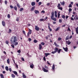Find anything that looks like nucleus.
Listing matches in <instances>:
<instances>
[{"instance_id": "1", "label": "nucleus", "mask_w": 78, "mask_h": 78, "mask_svg": "<svg viewBox=\"0 0 78 78\" xmlns=\"http://www.w3.org/2000/svg\"><path fill=\"white\" fill-rule=\"evenodd\" d=\"M17 41H18L17 37L16 36H13L11 38L10 41L12 43L14 44V45L16 46L18 45V42H17Z\"/></svg>"}, {"instance_id": "2", "label": "nucleus", "mask_w": 78, "mask_h": 78, "mask_svg": "<svg viewBox=\"0 0 78 78\" xmlns=\"http://www.w3.org/2000/svg\"><path fill=\"white\" fill-rule=\"evenodd\" d=\"M35 29L36 30H37V31H39V28L37 27V26H35Z\"/></svg>"}, {"instance_id": "3", "label": "nucleus", "mask_w": 78, "mask_h": 78, "mask_svg": "<svg viewBox=\"0 0 78 78\" xmlns=\"http://www.w3.org/2000/svg\"><path fill=\"white\" fill-rule=\"evenodd\" d=\"M63 49L65 51L67 52L68 51V48L67 47H66L65 48L64 47H63Z\"/></svg>"}, {"instance_id": "4", "label": "nucleus", "mask_w": 78, "mask_h": 78, "mask_svg": "<svg viewBox=\"0 0 78 78\" xmlns=\"http://www.w3.org/2000/svg\"><path fill=\"white\" fill-rule=\"evenodd\" d=\"M43 71H44V72H48V70L46 69H45V68H44L43 69Z\"/></svg>"}, {"instance_id": "5", "label": "nucleus", "mask_w": 78, "mask_h": 78, "mask_svg": "<svg viewBox=\"0 0 78 78\" xmlns=\"http://www.w3.org/2000/svg\"><path fill=\"white\" fill-rule=\"evenodd\" d=\"M52 69L53 70V72H55V64H53L52 66Z\"/></svg>"}, {"instance_id": "6", "label": "nucleus", "mask_w": 78, "mask_h": 78, "mask_svg": "<svg viewBox=\"0 0 78 78\" xmlns=\"http://www.w3.org/2000/svg\"><path fill=\"white\" fill-rule=\"evenodd\" d=\"M34 12L35 13V14H37V13H39V11L36 10H34Z\"/></svg>"}, {"instance_id": "7", "label": "nucleus", "mask_w": 78, "mask_h": 78, "mask_svg": "<svg viewBox=\"0 0 78 78\" xmlns=\"http://www.w3.org/2000/svg\"><path fill=\"white\" fill-rule=\"evenodd\" d=\"M66 43L67 44H68V45H70L71 44V42L70 41H66Z\"/></svg>"}, {"instance_id": "8", "label": "nucleus", "mask_w": 78, "mask_h": 78, "mask_svg": "<svg viewBox=\"0 0 78 78\" xmlns=\"http://www.w3.org/2000/svg\"><path fill=\"white\" fill-rule=\"evenodd\" d=\"M2 25H3V27H5V21H2Z\"/></svg>"}, {"instance_id": "9", "label": "nucleus", "mask_w": 78, "mask_h": 78, "mask_svg": "<svg viewBox=\"0 0 78 78\" xmlns=\"http://www.w3.org/2000/svg\"><path fill=\"white\" fill-rule=\"evenodd\" d=\"M35 5H36V3L34 2H32L31 3V5L32 6H35Z\"/></svg>"}, {"instance_id": "10", "label": "nucleus", "mask_w": 78, "mask_h": 78, "mask_svg": "<svg viewBox=\"0 0 78 78\" xmlns=\"http://www.w3.org/2000/svg\"><path fill=\"white\" fill-rule=\"evenodd\" d=\"M42 45H41V44H39V50H41V48H42Z\"/></svg>"}, {"instance_id": "11", "label": "nucleus", "mask_w": 78, "mask_h": 78, "mask_svg": "<svg viewBox=\"0 0 78 78\" xmlns=\"http://www.w3.org/2000/svg\"><path fill=\"white\" fill-rule=\"evenodd\" d=\"M55 17H57L58 16H57V12L56 11L55 12Z\"/></svg>"}, {"instance_id": "12", "label": "nucleus", "mask_w": 78, "mask_h": 78, "mask_svg": "<svg viewBox=\"0 0 78 78\" xmlns=\"http://www.w3.org/2000/svg\"><path fill=\"white\" fill-rule=\"evenodd\" d=\"M28 33H29L30 34H31V33H32V30H30V29H29V32Z\"/></svg>"}, {"instance_id": "13", "label": "nucleus", "mask_w": 78, "mask_h": 78, "mask_svg": "<svg viewBox=\"0 0 78 78\" xmlns=\"http://www.w3.org/2000/svg\"><path fill=\"white\" fill-rule=\"evenodd\" d=\"M76 34H78V27L76 29Z\"/></svg>"}, {"instance_id": "14", "label": "nucleus", "mask_w": 78, "mask_h": 78, "mask_svg": "<svg viewBox=\"0 0 78 78\" xmlns=\"http://www.w3.org/2000/svg\"><path fill=\"white\" fill-rule=\"evenodd\" d=\"M23 78H26L27 77V76H25V74H24V73H23Z\"/></svg>"}, {"instance_id": "15", "label": "nucleus", "mask_w": 78, "mask_h": 78, "mask_svg": "<svg viewBox=\"0 0 78 78\" xmlns=\"http://www.w3.org/2000/svg\"><path fill=\"white\" fill-rule=\"evenodd\" d=\"M35 9V6H33L31 9V11H34V9Z\"/></svg>"}, {"instance_id": "16", "label": "nucleus", "mask_w": 78, "mask_h": 78, "mask_svg": "<svg viewBox=\"0 0 78 78\" xmlns=\"http://www.w3.org/2000/svg\"><path fill=\"white\" fill-rule=\"evenodd\" d=\"M50 55V54H49V53H45V57H47V56H48V55Z\"/></svg>"}, {"instance_id": "17", "label": "nucleus", "mask_w": 78, "mask_h": 78, "mask_svg": "<svg viewBox=\"0 0 78 78\" xmlns=\"http://www.w3.org/2000/svg\"><path fill=\"white\" fill-rule=\"evenodd\" d=\"M60 3L62 5L64 6V5L65 4V2H60Z\"/></svg>"}, {"instance_id": "18", "label": "nucleus", "mask_w": 78, "mask_h": 78, "mask_svg": "<svg viewBox=\"0 0 78 78\" xmlns=\"http://www.w3.org/2000/svg\"><path fill=\"white\" fill-rule=\"evenodd\" d=\"M13 73H14V74L16 75H17V72L16 71H13Z\"/></svg>"}, {"instance_id": "19", "label": "nucleus", "mask_w": 78, "mask_h": 78, "mask_svg": "<svg viewBox=\"0 0 78 78\" xmlns=\"http://www.w3.org/2000/svg\"><path fill=\"white\" fill-rule=\"evenodd\" d=\"M54 50H55V51H56V52L58 51V48H55Z\"/></svg>"}, {"instance_id": "20", "label": "nucleus", "mask_w": 78, "mask_h": 78, "mask_svg": "<svg viewBox=\"0 0 78 78\" xmlns=\"http://www.w3.org/2000/svg\"><path fill=\"white\" fill-rule=\"evenodd\" d=\"M33 66H34V65L32 64L30 65V67L31 69H33Z\"/></svg>"}, {"instance_id": "21", "label": "nucleus", "mask_w": 78, "mask_h": 78, "mask_svg": "<svg viewBox=\"0 0 78 78\" xmlns=\"http://www.w3.org/2000/svg\"><path fill=\"white\" fill-rule=\"evenodd\" d=\"M60 29V27H58L56 30H55V31H58Z\"/></svg>"}, {"instance_id": "22", "label": "nucleus", "mask_w": 78, "mask_h": 78, "mask_svg": "<svg viewBox=\"0 0 78 78\" xmlns=\"http://www.w3.org/2000/svg\"><path fill=\"white\" fill-rule=\"evenodd\" d=\"M5 69L6 70H7V71H8V70H9V69L8 68V67L6 66L5 67Z\"/></svg>"}, {"instance_id": "23", "label": "nucleus", "mask_w": 78, "mask_h": 78, "mask_svg": "<svg viewBox=\"0 0 78 78\" xmlns=\"http://www.w3.org/2000/svg\"><path fill=\"white\" fill-rule=\"evenodd\" d=\"M14 9H15L16 11H17V6H15L14 7Z\"/></svg>"}, {"instance_id": "24", "label": "nucleus", "mask_w": 78, "mask_h": 78, "mask_svg": "<svg viewBox=\"0 0 78 78\" xmlns=\"http://www.w3.org/2000/svg\"><path fill=\"white\" fill-rule=\"evenodd\" d=\"M1 77V78H4V76H3V75L2 74H0Z\"/></svg>"}, {"instance_id": "25", "label": "nucleus", "mask_w": 78, "mask_h": 78, "mask_svg": "<svg viewBox=\"0 0 78 78\" xmlns=\"http://www.w3.org/2000/svg\"><path fill=\"white\" fill-rule=\"evenodd\" d=\"M23 8H21L20 9V11H23Z\"/></svg>"}, {"instance_id": "26", "label": "nucleus", "mask_w": 78, "mask_h": 78, "mask_svg": "<svg viewBox=\"0 0 78 78\" xmlns=\"http://www.w3.org/2000/svg\"><path fill=\"white\" fill-rule=\"evenodd\" d=\"M52 20H54V21H56V19L55 18H53L51 19Z\"/></svg>"}, {"instance_id": "27", "label": "nucleus", "mask_w": 78, "mask_h": 78, "mask_svg": "<svg viewBox=\"0 0 78 78\" xmlns=\"http://www.w3.org/2000/svg\"><path fill=\"white\" fill-rule=\"evenodd\" d=\"M61 49H60L58 50V51H57V52L58 53H60V52H61Z\"/></svg>"}, {"instance_id": "28", "label": "nucleus", "mask_w": 78, "mask_h": 78, "mask_svg": "<svg viewBox=\"0 0 78 78\" xmlns=\"http://www.w3.org/2000/svg\"><path fill=\"white\" fill-rule=\"evenodd\" d=\"M7 61L8 64H9V58L7 60Z\"/></svg>"}, {"instance_id": "29", "label": "nucleus", "mask_w": 78, "mask_h": 78, "mask_svg": "<svg viewBox=\"0 0 78 78\" xmlns=\"http://www.w3.org/2000/svg\"><path fill=\"white\" fill-rule=\"evenodd\" d=\"M34 43H37V40H34Z\"/></svg>"}, {"instance_id": "30", "label": "nucleus", "mask_w": 78, "mask_h": 78, "mask_svg": "<svg viewBox=\"0 0 78 78\" xmlns=\"http://www.w3.org/2000/svg\"><path fill=\"white\" fill-rule=\"evenodd\" d=\"M69 36H67L66 37V40H68V39H69Z\"/></svg>"}, {"instance_id": "31", "label": "nucleus", "mask_w": 78, "mask_h": 78, "mask_svg": "<svg viewBox=\"0 0 78 78\" xmlns=\"http://www.w3.org/2000/svg\"><path fill=\"white\" fill-rule=\"evenodd\" d=\"M15 65L17 69L18 68V65L17 64L15 63Z\"/></svg>"}, {"instance_id": "32", "label": "nucleus", "mask_w": 78, "mask_h": 78, "mask_svg": "<svg viewBox=\"0 0 78 78\" xmlns=\"http://www.w3.org/2000/svg\"><path fill=\"white\" fill-rule=\"evenodd\" d=\"M56 53V51H52L51 53L52 54H55V53Z\"/></svg>"}, {"instance_id": "33", "label": "nucleus", "mask_w": 78, "mask_h": 78, "mask_svg": "<svg viewBox=\"0 0 78 78\" xmlns=\"http://www.w3.org/2000/svg\"><path fill=\"white\" fill-rule=\"evenodd\" d=\"M12 78H15V75L13 74H12Z\"/></svg>"}, {"instance_id": "34", "label": "nucleus", "mask_w": 78, "mask_h": 78, "mask_svg": "<svg viewBox=\"0 0 78 78\" xmlns=\"http://www.w3.org/2000/svg\"><path fill=\"white\" fill-rule=\"evenodd\" d=\"M10 17L11 16H10V15H9V14H8L7 16V17H8V18H9V19Z\"/></svg>"}, {"instance_id": "35", "label": "nucleus", "mask_w": 78, "mask_h": 78, "mask_svg": "<svg viewBox=\"0 0 78 78\" xmlns=\"http://www.w3.org/2000/svg\"><path fill=\"white\" fill-rule=\"evenodd\" d=\"M60 6H61V5H60V3L58 4V5L57 6L58 8H59V7H60Z\"/></svg>"}, {"instance_id": "36", "label": "nucleus", "mask_w": 78, "mask_h": 78, "mask_svg": "<svg viewBox=\"0 0 78 78\" xmlns=\"http://www.w3.org/2000/svg\"><path fill=\"white\" fill-rule=\"evenodd\" d=\"M72 9L71 8H69V12H71V11H72Z\"/></svg>"}, {"instance_id": "37", "label": "nucleus", "mask_w": 78, "mask_h": 78, "mask_svg": "<svg viewBox=\"0 0 78 78\" xmlns=\"http://www.w3.org/2000/svg\"><path fill=\"white\" fill-rule=\"evenodd\" d=\"M10 8H11V9H12L13 8H14V7L12 5H10Z\"/></svg>"}, {"instance_id": "38", "label": "nucleus", "mask_w": 78, "mask_h": 78, "mask_svg": "<svg viewBox=\"0 0 78 78\" xmlns=\"http://www.w3.org/2000/svg\"><path fill=\"white\" fill-rule=\"evenodd\" d=\"M58 8L59 9H60V10H62V7H60Z\"/></svg>"}, {"instance_id": "39", "label": "nucleus", "mask_w": 78, "mask_h": 78, "mask_svg": "<svg viewBox=\"0 0 78 78\" xmlns=\"http://www.w3.org/2000/svg\"><path fill=\"white\" fill-rule=\"evenodd\" d=\"M44 20V19H41L40 20V22H42V21H43Z\"/></svg>"}, {"instance_id": "40", "label": "nucleus", "mask_w": 78, "mask_h": 78, "mask_svg": "<svg viewBox=\"0 0 78 78\" xmlns=\"http://www.w3.org/2000/svg\"><path fill=\"white\" fill-rule=\"evenodd\" d=\"M5 43L6 44H9V41H5Z\"/></svg>"}, {"instance_id": "41", "label": "nucleus", "mask_w": 78, "mask_h": 78, "mask_svg": "<svg viewBox=\"0 0 78 78\" xmlns=\"http://www.w3.org/2000/svg\"><path fill=\"white\" fill-rule=\"evenodd\" d=\"M72 5L71 4H70L69 5V8H72Z\"/></svg>"}, {"instance_id": "42", "label": "nucleus", "mask_w": 78, "mask_h": 78, "mask_svg": "<svg viewBox=\"0 0 78 78\" xmlns=\"http://www.w3.org/2000/svg\"><path fill=\"white\" fill-rule=\"evenodd\" d=\"M18 53H21V51L20 50H19L17 51Z\"/></svg>"}, {"instance_id": "43", "label": "nucleus", "mask_w": 78, "mask_h": 78, "mask_svg": "<svg viewBox=\"0 0 78 78\" xmlns=\"http://www.w3.org/2000/svg\"><path fill=\"white\" fill-rule=\"evenodd\" d=\"M17 7H18V8H20V5H19V4H17Z\"/></svg>"}, {"instance_id": "44", "label": "nucleus", "mask_w": 78, "mask_h": 78, "mask_svg": "<svg viewBox=\"0 0 78 78\" xmlns=\"http://www.w3.org/2000/svg\"><path fill=\"white\" fill-rule=\"evenodd\" d=\"M5 5H7V3H8V2H7V1L5 0Z\"/></svg>"}, {"instance_id": "45", "label": "nucleus", "mask_w": 78, "mask_h": 78, "mask_svg": "<svg viewBox=\"0 0 78 78\" xmlns=\"http://www.w3.org/2000/svg\"><path fill=\"white\" fill-rule=\"evenodd\" d=\"M55 45V46H56V47H58V45H57V44H56V42H54V43Z\"/></svg>"}, {"instance_id": "46", "label": "nucleus", "mask_w": 78, "mask_h": 78, "mask_svg": "<svg viewBox=\"0 0 78 78\" xmlns=\"http://www.w3.org/2000/svg\"><path fill=\"white\" fill-rule=\"evenodd\" d=\"M41 44L42 45H44L45 43H44V42H42L41 43Z\"/></svg>"}, {"instance_id": "47", "label": "nucleus", "mask_w": 78, "mask_h": 78, "mask_svg": "<svg viewBox=\"0 0 78 78\" xmlns=\"http://www.w3.org/2000/svg\"><path fill=\"white\" fill-rule=\"evenodd\" d=\"M51 16H54V12H51Z\"/></svg>"}, {"instance_id": "48", "label": "nucleus", "mask_w": 78, "mask_h": 78, "mask_svg": "<svg viewBox=\"0 0 78 78\" xmlns=\"http://www.w3.org/2000/svg\"><path fill=\"white\" fill-rule=\"evenodd\" d=\"M58 18H59V17L60 16V14H59V13L58 14Z\"/></svg>"}, {"instance_id": "49", "label": "nucleus", "mask_w": 78, "mask_h": 78, "mask_svg": "<svg viewBox=\"0 0 78 78\" xmlns=\"http://www.w3.org/2000/svg\"><path fill=\"white\" fill-rule=\"evenodd\" d=\"M53 17H54V15H51V19H53Z\"/></svg>"}, {"instance_id": "50", "label": "nucleus", "mask_w": 78, "mask_h": 78, "mask_svg": "<svg viewBox=\"0 0 78 78\" xmlns=\"http://www.w3.org/2000/svg\"><path fill=\"white\" fill-rule=\"evenodd\" d=\"M38 4H39V5H41V4H42V2H39L38 3Z\"/></svg>"}, {"instance_id": "51", "label": "nucleus", "mask_w": 78, "mask_h": 78, "mask_svg": "<svg viewBox=\"0 0 78 78\" xmlns=\"http://www.w3.org/2000/svg\"><path fill=\"white\" fill-rule=\"evenodd\" d=\"M66 17L64 15H62V18H63V19H64Z\"/></svg>"}, {"instance_id": "52", "label": "nucleus", "mask_w": 78, "mask_h": 78, "mask_svg": "<svg viewBox=\"0 0 78 78\" xmlns=\"http://www.w3.org/2000/svg\"><path fill=\"white\" fill-rule=\"evenodd\" d=\"M11 32V29H9V33H10Z\"/></svg>"}, {"instance_id": "53", "label": "nucleus", "mask_w": 78, "mask_h": 78, "mask_svg": "<svg viewBox=\"0 0 78 78\" xmlns=\"http://www.w3.org/2000/svg\"><path fill=\"white\" fill-rule=\"evenodd\" d=\"M21 60L22 61H25V60L24 59V58H21Z\"/></svg>"}, {"instance_id": "54", "label": "nucleus", "mask_w": 78, "mask_h": 78, "mask_svg": "<svg viewBox=\"0 0 78 78\" xmlns=\"http://www.w3.org/2000/svg\"><path fill=\"white\" fill-rule=\"evenodd\" d=\"M59 22H60V23H61L62 22V20L60 19L59 20Z\"/></svg>"}, {"instance_id": "55", "label": "nucleus", "mask_w": 78, "mask_h": 78, "mask_svg": "<svg viewBox=\"0 0 78 78\" xmlns=\"http://www.w3.org/2000/svg\"><path fill=\"white\" fill-rule=\"evenodd\" d=\"M43 59H44V61H46V59L45 58V57H44L43 58Z\"/></svg>"}, {"instance_id": "56", "label": "nucleus", "mask_w": 78, "mask_h": 78, "mask_svg": "<svg viewBox=\"0 0 78 78\" xmlns=\"http://www.w3.org/2000/svg\"><path fill=\"white\" fill-rule=\"evenodd\" d=\"M71 31V30H70V28L68 27V31Z\"/></svg>"}, {"instance_id": "57", "label": "nucleus", "mask_w": 78, "mask_h": 78, "mask_svg": "<svg viewBox=\"0 0 78 78\" xmlns=\"http://www.w3.org/2000/svg\"><path fill=\"white\" fill-rule=\"evenodd\" d=\"M61 38H58V41H61Z\"/></svg>"}, {"instance_id": "58", "label": "nucleus", "mask_w": 78, "mask_h": 78, "mask_svg": "<svg viewBox=\"0 0 78 78\" xmlns=\"http://www.w3.org/2000/svg\"><path fill=\"white\" fill-rule=\"evenodd\" d=\"M9 70L10 72H12V69H11V68H9Z\"/></svg>"}, {"instance_id": "59", "label": "nucleus", "mask_w": 78, "mask_h": 78, "mask_svg": "<svg viewBox=\"0 0 78 78\" xmlns=\"http://www.w3.org/2000/svg\"><path fill=\"white\" fill-rule=\"evenodd\" d=\"M44 67H45V69H48V66H45Z\"/></svg>"}, {"instance_id": "60", "label": "nucleus", "mask_w": 78, "mask_h": 78, "mask_svg": "<svg viewBox=\"0 0 78 78\" xmlns=\"http://www.w3.org/2000/svg\"><path fill=\"white\" fill-rule=\"evenodd\" d=\"M28 39H29V41H31V39L30 38H29Z\"/></svg>"}, {"instance_id": "61", "label": "nucleus", "mask_w": 78, "mask_h": 78, "mask_svg": "<svg viewBox=\"0 0 78 78\" xmlns=\"http://www.w3.org/2000/svg\"><path fill=\"white\" fill-rule=\"evenodd\" d=\"M11 46L12 47V48H14V45L13 44Z\"/></svg>"}, {"instance_id": "62", "label": "nucleus", "mask_w": 78, "mask_h": 78, "mask_svg": "<svg viewBox=\"0 0 78 78\" xmlns=\"http://www.w3.org/2000/svg\"><path fill=\"white\" fill-rule=\"evenodd\" d=\"M23 33L24 34H25V32L24 30L23 31Z\"/></svg>"}, {"instance_id": "63", "label": "nucleus", "mask_w": 78, "mask_h": 78, "mask_svg": "<svg viewBox=\"0 0 78 78\" xmlns=\"http://www.w3.org/2000/svg\"><path fill=\"white\" fill-rule=\"evenodd\" d=\"M16 21H17V22H18V21H19V18L18 17L17 18V19L16 20Z\"/></svg>"}, {"instance_id": "64", "label": "nucleus", "mask_w": 78, "mask_h": 78, "mask_svg": "<svg viewBox=\"0 0 78 78\" xmlns=\"http://www.w3.org/2000/svg\"><path fill=\"white\" fill-rule=\"evenodd\" d=\"M41 12L42 13L43 12V13H45V11L44 10H43L41 11Z\"/></svg>"}]
</instances>
